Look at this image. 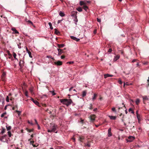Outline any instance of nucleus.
<instances>
[{
	"label": "nucleus",
	"instance_id": "e2e57ef3",
	"mask_svg": "<svg viewBox=\"0 0 149 149\" xmlns=\"http://www.w3.org/2000/svg\"><path fill=\"white\" fill-rule=\"evenodd\" d=\"M73 88V87H71L69 89V91H71L72 90V89Z\"/></svg>",
	"mask_w": 149,
	"mask_h": 149
},
{
	"label": "nucleus",
	"instance_id": "4d7b16f0",
	"mask_svg": "<svg viewBox=\"0 0 149 149\" xmlns=\"http://www.w3.org/2000/svg\"><path fill=\"white\" fill-rule=\"evenodd\" d=\"M136 59H134L132 61V62L134 63V62H135L136 61Z\"/></svg>",
	"mask_w": 149,
	"mask_h": 149
},
{
	"label": "nucleus",
	"instance_id": "49530a36",
	"mask_svg": "<svg viewBox=\"0 0 149 149\" xmlns=\"http://www.w3.org/2000/svg\"><path fill=\"white\" fill-rule=\"evenodd\" d=\"M50 92L52 93V94L53 95H55L56 94L54 92V91H50Z\"/></svg>",
	"mask_w": 149,
	"mask_h": 149
},
{
	"label": "nucleus",
	"instance_id": "f03ea898",
	"mask_svg": "<svg viewBox=\"0 0 149 149\" xmlns=\"http://www.w3.org/2000/svg\"><path fill=\"white\" fill-rule=\"evenodd\" d=\"M68 95L69 96V99H66V105L67 106L71 104L72 102V100L70 99V95L68 94Z\"/></svg>",
	"mask_w": 149,
	"mask_h": 149
},
{
	"label": "nucleus",
	"instance_id": "39448f33",
	"mask_svg": "<svg viewBox=\"0 0 149 149\" xmlns=\"http://www.w3.org/2000/svg\"><path fill=\"white\" fill-rule=\"evenodd\" d=\"M95 115H92L90 116V120L92 122H94L95 120Z\"/></svg>",
	"mask_w": 149,
	"mask_h": 149
},
{
	"label": "nucleus",
	"instance_id": "0eeeda50",
	"mask_svg": "<svg viewBox=\"0 0 149 149\" xmlns=\"http://www.w3.org/2000/svg\"><path fill=\"white\" fill-rule=\"evenodd\" d=\"M134 138H135L134 136H129L128 137V139H129V140H128L127 141L128 142H131L132 141L134 140Z\"/></svg>",
	"mask_w": 149,
	"mask_h": 149
},
{
	"label": "nucleus",
	"instance_id": "2eb2a0df",
	"mask_svg": "<svg viewBox=\"0 0 149 149\" xmlns=\"http://www.w3.org/2000/svg\"><path fill=\"white\" fill-rule=\"evenodd\" d=\"M12 30L14 32L15 34L18 33L19 32L15 28H12Z\"/></svg>",
	"mask_w": 149,
	"mask_h": 149
},
{
	"label": "nucleus",
	"instance_id": "ddd939ff",
	"mask_svg": "<svg viewBox=\"0 0 149 149\" xmlns=\"http://www.w3.org/2000/svg\"><path fill=\"white\" fill-rule=\"evenodd\" d=\"M84 139V137L82 136H79V140L81 142L83 141Z\"/></svg>",
	"mask_w": 149,
	"mask_h": 149
},
{
	"label": "nucleus",
	"instance_id": "338daca9",
	"mask_svg": "<svg viewBox=\"0 0 149 149\" xmlns=\"http://www.w3.org/2000/svg\"><path fill=\"white\" fill-rule=\"evenodd\" d=\"M28 123H29V124H31V125H33V123H32V122H30L29 121H28Z\"/></svg>",
	"mask_w": 149,
	"mask_h": 149
},
{
	"label": "nucleus",
	"instance_id": "e433bc0d",
	"mask_svg": "<svg viewBox=\"0 0 149 149\" xmlns=\"http://www.w3.org/2000/svg\"><path fill=\"white\" fill-rule=\"evenodd\" d=\"M8 134L9 137H11L12 135L11 132L10 131H8Z\"/></svg>",
	"mask_w": 149,
	"mask_h": 149
},
{
	"label": "nucleus",
	"instance_id": "c03bdc74",
	"mask_svg": "<svg viewBox=\"0 0 149 149\" xmlns=\"http://www.w3.org/2000/svg\"><path fill=\"white\" fill-rule=\"evenodd\" d=\"M27 22H28V23H29V24H31L33 25V23L32 22H31V21L30 20H28Z\"/></svg>",
	"mask_w": 149,
	"mask_h": 149
},
{
	"label": "nucleus",
	"instance_id": "a19ab883",
	"mask_svg": "<svg viewBox=\"0 0 149 149\" xmlns=\"http://www.w3.org/2000/svg\"><path fill=\"white\" fill-rule=\"evenodd\" d=\"M112 110L113 111L115 112H116V110L115 108V107H113V108H112Z\"/></svg>",
	"mask_w": 149,
	"mask_h": 149
},
{
	"label": "nucleus",
	"instance_id": "ea45409f",
	"mask_svg": "<svg viewBox=\"0 0 149 149\" xmlns=\"http://www.w3.org/2000/svg\"><path fill=\"white\" fill-rule=\"evenodd\" d=\"M73 62L72 61L68 62L67 63V64H73Z\"/></svg>",
	"mask_w": 149,
	"mask_h": 149
},
{
	"label": "nucleus",
	"instance_id": "cd10ccee",
	"mask_svg": "<svg viewBox=\"0 0 149 149\" xmlns=\"http://www.w3.org/2000/svg\"><path fill=\"white\" fill-rule=\"evenodd\" d=\"M6 128L7 130H10L11 129V127L10 126H8L7 125L6 126Z\"/></svg>",
	"mask_w": 149,
	"mask_h": 149
},
{
	"label": "nucleus",
	"instance_id": "a211bd4d",
	"mask_svg": "<svg viewBox=\"0 0 149 149\" xmlns=\"http://www.w3.org/2000/svg\"><path fill=\"white\" fill-rule=\"evenodd\" d=\"M120 56L118 55H117L116 56H115L113 59V61H116L117 60H118L120 58Z\"/></svg>",
	"mask_w": 149,
	"mask_h": 149
},
{
	"label": "nucleus",
	"instance_id": "9b49d317",
	"mask_svg": "<svg viewBox=\"0 0 149 149\" xmlns=\"http://www.w3.org/2000/svg\"><path fill=\"white\" fill-rule=\"evenodd\" d=\"M24 61L20 60L19 62V65L20 67H22L24 65Z\"/></svg>",
	"mask_w": 149,
	"mask_h": 149
},
{
	"label": "nucleus",
	"instance_id": "6ab92c4d",
	"mask_svg": "<svg viewBox=\"0 0 149 149\" xmlns=\"http://www.w3.org/2000/svg\"><path fill=\"white\" fill-rule=\"evenodd\" d=\"M142 97L144 101H147L148 100V98L146 96H143Z\"/></svg>",
	"mask_w": 149,
	"mask_h": 149
},
{
	"label": "nucleus",
	"instance_id": "052dcab7",
	"mask_svg": "<svg viewBox=\"0 0 149 149\" xmlns=\"http://www.w3.org/2000/svg\"><path fill=\"white\" fill-rule=\"evenodd\" d=\"M26 52L28 53V52H30V51H29L28 49V48L27 47H26Z\"/></svg>",
	"mask_w": 149,
	"mask_h": 149
},
{
	"label": "nucleus",
	"instance_id": "473e14b6",
	"mask_svg": "<svg viewBox=\"0 0 149 149\" xmlns=\"http://www.w3.org/2000/svg\"><path fill=\"white\" fill-rule=\"evenodd\" d=\"M7 113L6 112H5L4 113H3V114H2L1 116V117L2 118Z\"/></svg>",
	"mask_w": 149,
	"mask_h": 149
},
{
	"label": "nucleus",
	"instance_id": "4c0bfd02",
	"mask_svg": "<svg viewBox=\"0 0 149 149\" xmlns=\"http://www.w3.org/2000/svg\"><path fill=\"white\" fill-rule=\"evenodd\" d=\"M29 54V57H30V58H32V56L31 55V52H28V53Z\"/></svg>",
	"mask_w": 149,
	"mask_h": 149
},
{
	"label": "nucleus",
	"instance_id": "13d9d810",
	"mask_svg": "<svg viewBox=\"0 0 149 149\" xmlns=\"http://www.w3.org/2000/svg\"><path fill=\"white\" fill-rule=\"evenodd\" d=\"M5 132V130H4H4H2V132H1V133H4Z\"/></svg>",
	"mask_w": 149,
	"mask_h": 149
},
{
	"label": "nucleus",
	"instance_id": "09e8293b",
	"mask_svg": "<svg viewBox=\"0 0 149 149\" xmlns=\"http://www.w3.org/2000/svg\"><path fill=\"white\" fill-rule=\"evenodd\" d=\"M20 45H21L20 43H19V44H17V45H18V48L20 49L21 48V46Z\"/></svg>",
	"mask_w": 149,
	"mask_h": 149
},
{
	"label": "nucleus",
	"instance_id": "72a5a7b5",
	"mask_svg": "<svg viewBox=\"0 0 149 149\" xmlns=\"http://www.w3.org/2000/svg\"><path fill=\"white\" fill-rule=\"evenodd\" d=\"M32 139H30L29 140V141H30L31 144H33L34 142L33 141H31Z\"/></svg>",
	"mask_w": 149,
	"mask_h": 149
},
{
	"label": "nucleus",
	"instance_id": "f257e3e1",
	"mask_svg": "<svg viewBox=\"0 0 149 149\" xmlns=\"http://www.w3.org/2000/svg\"><path fill=\"white\" fill-rule=\"evenodd\" d=\"M90 2L88 1L87 2L84 1H80V4L81 6L83 5V8L86 11L87 9L88 8V7L86 6V3H89Z\"/></svg>",
	"mask_w": 149,
	"mask_h": 149
},
{
	"label": "nucleus",
	"instance_id": "680f3d73",
	"mask_svg": "<svg viewBox=\"0 0 149 149\" xmlns=\"http://www.w3.org/2000/svg\"><path fill=\"white\" fill-rule=\"evenodd\" d=\"M147 81H148V86H149V77H148V79L147 80Z\"/></svg>",
	"mask_w": 149,
	"mask_h": 149
},
{
	"label": "nucleus",
	"instance_id": "6e6d98bb",
	"mask_svg": "<svg viewBox=\"0 0 149 149\" xmlns=\"http://www.w3.org/2000/svg\"><path fill=\"white\" fill-rule=\"evenodd\" d=\"M28 92L27 91L25 93V95L26 96H28Z\"/></svg>",
	"mask_w": 149,
	"mask_h": 149
},
{
	"label": "nucleus",
	"instance_id": "bb28decb",
	"mask_svg": "<svg viewBox=\"0 0 149 149\" xmlns=\"http://www.w3.org/2000/svg\"><path fill=\"white\" fill-rule=\"evenodd\" d=\"M13 57H14V58H15V59L17 60H18L17 59V58H16V56H17L16 54L14 52H13Z\"/></svg>",
	"mask_w": 149,
	"mask_h": 149
},
{
	"label": "nucleus",
	"instance_id": "a878e982",
	"mask_svg": "<svg viewBox=\"0 0 149 149\" xmlns=\"http://www.w3.org/2000/svg\"><path fill=\"white\" fill-rule=\"evenodd\" d=\"M60 102L61 103H63V104L65 103V99H61Z\"/></svg>",
	"mask_w": 149,
	"mask_h": 149
},
{
	"label": "nucleus",
	"instance_id": "9d476101",
	"mask_svg": "<svg viewBox=\"0 0 149 149\" xmlns=\"http://www.w3.org/2000/svg\"><path fill=\"white\" fill-rule=\"evenodd\" d=\"M108 136L109 137H110L112 135V133L111 132V128H109L108 130Z\"/></svg>",
	"mask_w": 149,
	"mask_h": 149
},
{
	"label": "nucleus",
	"instance_id": "6e6552de",
	"mask_svg": "<svg viewBox=\"0 0 149 149\" xmlns=\"http://www.w3.org/2000/svg\"><path fill=\"white\" fill-rule=\"evenodd\" d=\"M54 63L57 65H61L62 64V62L60 61H58L57 62H55Z\"/></svg>",
	"mask_w": 149,
	"mask_h": 149
},
{
	"label": "nucleus",
	"instance_id": "c85d7f7f",
	"mask_svg": "<svg viewBox=\"0 0 149 149\" xmlns=\"http://www.w3.org/2000/svg\"><path fill=\"white\" fill-rule=\"evenodd\" d=\"M140 102V100L139 99H137L136 101V103L137 105H138Z\"/></svg>",
	"mask_w": 149,
	"mask_h": 149
},
{
	"label": "nucleus",
	"instance_id": "f704fd0d",
	"mask_svg": "<svg viewBox=\"0 0 149 149\" xmlns=\"http://www.w3.org/2000/svg\"><path fill=\"white\" fill-rule=\"evenodd\" d=\"M136 116H137V119H138L139 121L140 120V115L139 114H137Z\"/></svg>",
	"mask_w": 149,
	"mask_h": 149
},
{
	"label": "nucleus",
	"instance_id": "69168bd1",
	"mask_svg": "<svg viewBox=\"0 0 149 149\" xmlns=\"http://www.w3.org/2000/svg\"><path fill=\"white\" fill-rule=\"evenodd\" d=\"M29 90H30V91H31V92H32V91H33V89H32V88H30V89H29Z\"/></svg>",
	"mask_w": 149,
	"mask_h": 149
},
{
	"label": "nucleus",
	"instance_id": "5fc2aeb1",
	"mask_svg": "<svg viewBox=\"0 0 149 149\" xmlns=\"http://www.w3.org/2000/svg\"><path fill=\"white\" fill-rule=\"evenodd\" d=\"M65 56L62 55V56H61V58L62 59H63V58H65Z\"/></svg>",
	"mask_w": 149,
	"mask_h": 149
},
{
	"label": "nucleus",
	"instance_id": "4468645a",
	"mask_svg": "<svg viewBox=\"0 0 149 149\" xmlns=\"http://www.w3.org/2000/svg\"><path fill=\"white\" fill-rule=\"evenodd\" d=\"M58 54L59 55H61L63 52V50L60 49H58Z\"/></svg>",
	"mask_w": 149,
	"mask_h": 149
},
{
	"label": "nucleus",
	"instance_id": "20e7f679",
	"mask_svg": "<svg viewBox=\"0 0 149 149\" xmlns=\"http://www.w3.org/2000/svg\"><path fill=\"white\" fill-rule=\"evenodd\" d=\"M91 142L90 141H88L87 143H84V146L85 147H87L88 148H90L91 146Z\"/></svg>",
	"mask_w": 149,
	"mask_h": 149
},
{
	"label": "nucleus",
	"instance_id": "5701e85b",
	"mask_svg": "<svg viewBox=\"0 0 149 149\" xmlns=\"http://www.w3.org/2000/svg\"><path fill=\"white\" fill-rule=\"evenodd\" d=\"M109 116L110 119L114 120H115L116 118V117L115 116Z\"/></svg>",
	"mask_w": 149,
	"mask_h": 149
},
{
	"label": "nucleus",
	"instance_id": "bf43d9fd",
	"mask_svg": "<svg viewBox=\"0 0 149 149\" xmlns=\"http://www.w3.org/2000/svg\"><path fill=\"white\" fill-rule=\"evenodd\" d=\"M35 121L36 124L37 125L38 124L37 121L36 119H35Z\"/></svg>",
	"mask_w": 149,
	"mask_h": 149
},
{
	"label": "nucleus",
	"instance_id": "79ce46f5",
	"mask_svg": "<svg viewBox=\"0 0 149 149\" xmlns=\"http://www.w3.org/2000/svg\"><path fill=\"white\" fill-rule=\"evenodd\" d=\"M6 101L7 102H9V98L8 96H7L6 98Z\"/></svg>",
	"mask_w": 149,
	"mask_h": 149
},
{
	"label": "nucleus",
	"instance_id": "4be33fe9",
	"mask_svg": "<svg viewBox=\"0 0 149 149\" xmlns=\"http://www.w3.org/2000/svg\"><path fill=\"white\" fill-rule=\"evenodd\" d=\"M97 96V95L96 93H94V96L92 98V100H95L96 97Z\"/></svg>",
	"mask_w": 149,
	"mask_h": 149
},
{
	"label": "nucleus",
	"instance_id": "c756f323",
	"mask_svg": "<svg viewBox=\"0 0 149 149\" xmlns=\"http://www.w3.org/2000/svg\"><path fill=\"white\" fill-rule=\"evenodd\" d=\"M48 24L49 25V26H50V29L52 30L53 29V27H52V23H51V22H49L48 23Z\"/></svg>",
	"mask_w": 149,
	"mask_h": 149
},
{
	"label": "nucleus",
	"instance_id": "a18cd8bd",
	"mask_svg": "<svg viewBox=\"0 0 149 149\" xmlns=\"http://www.w3.org/2000/svg\"><path fill=\"white\" fill-rule=\"evenodd\" d=\"M118 82L120 84H122L123 82L121 81V80H119L118 81Z\"/></svg>",
	"mask_w": 149,
	"mask_h": 149
},
{
	"label": "nucleus",
	"instance_id": "412c9836",
	"mask_svg": "<svg viewBox=\"0 0 149 149\" xmlns=\"http://www.w3.org/2000/svg\"><path fill=\"white\" fill-rule=\"evenodd\" d=\"M86 94V91H84L82 92V97H85Z\"/></svg>",
	"mask_w": 149,
	"mask_h": 149
},
{
	"label": "nucleus",
	"instance_id": "7ed1b4c3",
	"mask_svg": "<svg viewBox=\"0 0 149 149\" xmlns=\"http://www.w3.org/2000/svg\"><path fill=\"white\" fill-rule=\"evenodd\" d=\"M48 132H54L55 133L57 132V131H56V127L55 126H54L52 127V128L50 130H48Z\"/></svg>",
	"mask_w": 149,
	"mask_h": 149
},
{
	"label": "nucleus",
	"instance_id": "7c9ffc66",
	"mask_svg": "<svg viewBox=\"0 0 149 149\" xmlns=\"http://www.w3.org/2000/svg\"><path fill=\"white\" fill-rule=\"evenodd\" d=\"M77 10L79 11V12H81L82 10V9L80 7H78L77 9Z\"/></svg>",
	"mask_w": 149,
	"mask_h": 149
},
{
	"label": "nucleus",
	"instance_id": "864d4df0",
	"mask_svg": "<svg viewBox=\"0 0 149 149\" xmlns=\"http://www.w3.org/2000/svg\"><path fill=\"white\" fill-rule=\"evenodd\" d=\"M62 21V19L58 20V23H59Z\"/></svg>",
	"mask_w": 149,
	"mask_h": 149
},
{
	"label": "nucleus",
	"instance_id": "58836bf2",
	"mask_svg": "<svg viewBox=\"0 0 149 149\" xmlns=\"http://www.w3.org/2000/svg\"><path fill=\"white\" fill-rule=\"evenodd\" d=\"M27 131H28V132H31L33 131V129H28V128H27Z\"/></svg>",
	"mask_w": 149,
	"mask_h": 149
},
{
	"label": "nucleus",
	"instance_id": "37998d69",
	"mask_svg": "<svg viewBox=\"0 0 149 149\" xmlns=\"http://www.w3.org/2000/svg\"><path fill=\"white\" fill-rule=\"evenodd\" d=\"M112 51V50L110 48L109 49L108 52L109 53H111V52Z\"/></svg>",
	"mask_w": 149,
	"mask_h": 149
},
{
	"label": "nucleus",
	"instance_id": "f3484780",
	"mask_svg": "<svg viewBox=\"0 0 149 149\" xmlns=\"http://www.w3.org/2000/svg\"><path fill=\"white\" fill-rule=\"evenodd\" d=\"M58 47L59 48L63 47L65 46V45L64 44H57Z\"/></svg>",
	"mask_w": 149,
	"mask_h": 149
},
{
	"label": "nucleus",
	"instance_id": "dca6fc26",
	"mask_svg": "<svg viewBox=\"0 0 149 149\" xmlns=\"http://www.w3.org/2000/svg\"><path fill=\"white\" fill-rule=\"evenodd\" d=\"M113 75H110L109 74H105L104 75V77L105 78H106L108 77H112Z\"/></svg>",
	"mask_w": 149,
	"mask_h": 149
},
{
	"label": "nucleus",
	"instance_id": "603ef678",
	"mask_svg": "<svg viewBox=\"0 0 149 149\" xmlns=\"http://www.w3.org/2000/svg\"><path fill=\"white\" fill-rule=\"evenodd\" d=\"M93 108H92V105L91 104H90V109H92Z\"/></svg>",
	"mask_w": 149,
	"mask_h": 149
},
{
	"label": "nucleus",
	"instance_id": "2f4dec72",
	"mask_svg": "<svg viewBox=\"0 0 149 149\" xmlns=\"http://www.w3.org/2000/svg\"><path fill=\"white\" fill-rule=\"evenodd\" d=\"M129 112H131V113L133 114H134V111L132 110V108H130L129 110Z\"/></svg>",
	"mask_w": 149,
	"mask_h": 149
},
{
	"label": "nucleus",
	"instance_id": "0e129e2a",
	"mask_svg": "<svg viewBox=\"0 0 149 149\" xmlns=\"http://www.w3.org/2000/svg\"><path fill=\"white\" fill-rule=\"evenodd\" d=\"M38 126V130H40V127L39 125L38 124L37 125Z\"/></svg>",
	"mask_w": 149,
	"mask_h": 149
},
{
	"label": "nucleus",
	"instance_id": "de8ad7c7",
	"mask_svg": "<svg viewBox=\"0 0 149 149\" xmlns=\"http://www.w3.org/2000/svg\"><path fill=\"white\" fill-rule=\"evenodd\" d=\"M16 112L18 113V115H19L21 113L20 111L17 110L16 111Z\"/></svg>",
	"mask_w": 149,
	"mask_h": 149
},
{
	"label": "nucleus",
	"instance_id": "3c124183",
	"mask_svg": "<svg viewBox=\"0 0 149 149\" xmlns=\"http://www.w3.org/2000/svg\"><path fill=\"white\" fill-rule=\"evenodd\" d=\"M97 21L99 22H100L101 20L100 19L97 18Z\"/></svg>",
	"mask_w": 149,
	"mask_h": 149
},
{
	"label": "nucleus",
	"instance_id": "8fccbe9b",
	"mask_svg": "<svg viewBox=\"0 0 149 149\" xmlns=\"http://www.w3.org/2000/svg\"><path fill=\"white\" fill-rule=\"evenodd\" d=\"M97 29H95L94 30V31H93V33H94L95 34L96 33V32H97Z\"/></svg>",
	"mask_w": 149,
	"mask_h": 149
},
{
	"label": "nucleus",
	"instance_id": "393cba45",
	"mask_svg": "<svg viewBox=\"0 0 149 149\" xmlns=\"http://www.w3.org/2000/svg\"><path fill=\"white\" fill-rule=\"evenodd\" d=\"M77 13V11H74L72 14V16H75Z\"/></svg>",
	"mask_w": 149,
	"mask_h": 149
},
{
	"label": "nucleus",
	"instance_id": "c9c22d12",
	"mask_svg": "<svg viewBox=\"0 0 149 149\" xmlns=\"http://www.w3.org/2000/svg\"><path fill=\"white\" fill-rule=\"evenodd\" d=\"M6 75V73L5 72H3L2 73V76L3 78V79L4 77H5V76Z\"/></svg>",
	"mask_w": 149,
	"mask_h": 149
},
{
	"label": "nucleus",
	"instance_id": "aec40b11",
	"mask_svg": "<svg viewBox=\"0 0 149 149\" xmlns=\"http://www.w3.org/2000/svg\"><path fill=\"white\" fill-rule=\"evenodd\" d=\"M59 15L61 17H63L65 15V14L63 12H62L61 11L59 13Z\"/></svg>",
	"mask_w": 149,
	"mask_h": 149
},
{
	"label": "nucleus",
	"instance_id": "1a4fd4ad",
	"mask_svg": "<svg viewBox=\"0 0 149 149\" xmlns=\"http://www.w3.org/2000/svg\"><path fill=\"white\" fill-rule=\"evenodd\" d=\"M70 38L74 40H75L77 41V42H78L80 40L79 39L77 38H76V37L73 36H70Z\"/></svg>",
	"mask_w": 149,
	"mask_h": 149
},
{
	"label": "nucleus",
	"instance_id": "774afa93",
	"mask_svg": "<svg viewBox=\"0 0 149 149\" xmlns=\"http://www.w3.org/2000/svg\"><path fill=\"white\" fill-rule=\"evenodd\" d=\"M97 110V108H96L94 109L93 111H96Z\"/></svg>",
	"mask_w": 149,
	"mask_h": 149
},
{
	"label": "nucleus",
	"instance_id": "b1692460",
	"mask_svg": "<svg viewBox=\"0 0 149 149\" xmlns=\"http://www.w3.org/2000/svg\"><path fill=\"white\" fill-rule=\"evenodd\" d=\"M54 33L57 35H58L59 34V32L56 29H55Z\"/></svg>",
	"mask_w": 149,
	"mask_h": 149
},
{
	"label": "nucleus",
	"instance_id": "f8f14e48",
	"mask_svg": "<svg viewBox=\"0 0 149 149\" xmlns=\"http://www.w3.org/2000/svg\"><path fill=\"white\" fill-rule=\"evenodd\" d=\"M6 135H5L4 136H2L0 139V140L2 142H5V141L4 140V139H5V138L6 137Z\"/></svg>",
	"mask_w": 149,
	"mask_h": 149
},
{
	"label": "nucleus",
	"instance_id": "423d86ee",
	"mask_svg": "<svg viewBox=\"0 0 149 149\" xmlns=\"http://www.w3.org/2000/svg\"><path fill=\"white\" fill-rule=\"evenodd\" d=\"M31 100L36 105H38L39 107L40 106L39 105V103L36 100H34L33 98H31Z\"/></svg>",
	"mask_w": 149,
	"mask_h": 149
}]
</instances>
